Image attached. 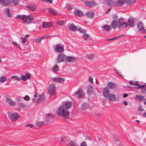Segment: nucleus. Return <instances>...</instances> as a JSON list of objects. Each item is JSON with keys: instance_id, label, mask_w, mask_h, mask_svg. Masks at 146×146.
Returning <instances> with one entry per match:
<instances>
[{"instance_id": "63", "label": "nucleus", "mask_w": 146, "mask_h": 146, "mask_svg": "<svg viewBox=\"0 0 146 146\" xmlns=\"http://www.w3.org/2000/svg\"><path fill=\"white\" fill-rule=\"evenodd\" d=\"M117 74L122 78H123V76L121 74V73L120 72H118Z\"/></svg>"}, {"instance_id": "39", "label": "nucleus", "mask_w": 146, "mask_h": 146, "mask_svg": "<svg viewBox=\"0 0 146 146\" xmlns=\"http://www.w3.org/2000/svg\"><path fill=\"white\" fill-rule=\"evenodd\" d=\"M82 38L85 40H86L89 38V35L88 34L86 33H84L82 36Z\"/></svg>"}, {"instance_id": "42", "label": "nucleus", "mask_w": 146, "mask_h": 146, "mask_svg": "<svg viewBox=\"0 0 146 146\" xmlns=\"http://www.w3.org/2000/svg\"><path fill=\"white\" fill-rule=\"evenodd\" d=\"M12 1L14 5H17L19 3V0H12Z\"/></svg>"}, {"instance_id": "46", "label": "nucleus", "mask_w": 146, "mask_h": 146, "mask_svg": "<svg viewBox=\"0 0 146 146\" xmlns=\"http://www.w3.org/2000/svg\"><path fill=\"white\" fill-rule=\"evenodd\" d=\"M77 30L82 33H85L86 32L85 30H83L81 28H77Z\"/></svg>"}, {"instance_id": "38", "label": "nucleus", "mask_w": 146, "mask_h": 146, "mask_svg": "<svg viewBox=\"0 0 146 146\" xmlns=\"http://www.w3.org/2000/svg\"><path fill=\"white\" fill-rule=\"evenodd\" d=\"M48 11L52 15H56V13L55 11L51 8H49L48 9Z\"/></svg>"}, {"instance_id": "52", "label": "nucleus", "mask_w": 146, "mask_h": 146, "mask_svg": "<svg viewBox=\"0 0 146 146\" xmlns=\"http://www.w3.org/2000/svg\"><path fill=\"white\" fill-rule=\"evenodd\" d=\"M12 42L18 48L20 49H21V47H20V45L19 44L14 41H13Z\"/></svg>"}, {"instance_id": "58", "label": "nucleus", "mask_w": 146, "mask_h": 146, "mask_svg": "<svg viewBox=\"0 0 146 146\" xmlns=\"http://www.w3.org/2000/svg\"><path fill=\"white\" fill-rule=\"evenodd\" d=\"M27 127H29L31 128H32L34 127V125L30 123H28L27 124L25 125Z\"/></svg>"}, {"instance_id": "19", "label": "nucleus", "mask_w": 146, "mask_h": 146, "mask_svg": "<svg viewBox=\"0 0 146 146\" xmlns=\"http://www.w3.org/2000/svg\"><path fill=\"white\" fill-rule=\"evenodd\" d=\"M75 59L76 58L74 56H66L65 61L68 62H71L74 61Z\"/></svg>"}, {"instance_id": "31", "label": "nucleus", "mask_w": 146, "mask_h": 146, "mask_svg": "<svg viewBox=\"0 0 146 146\" xmlns=\"http://www.w3.org/2000/svg\"><path fill=\"white\" fill-rule=\"evenodd\" d=\"M135 98L140 101H143L145 99V97L141 95H136Z\"/></svg>"}, {"instance_id": "32", "label": "nucleus", "mask_w": 146, "mask_h": 146, "mask_svg": "<svg viewBox=\"0 0 146 146\" xmlns=\"http://www.w3.org/2000/svg\"><path fill=\"white\" fill-rule=\"evenodd\" d=\"M27 7L31 11H33L35 10L36 9V6L33 5H28Z\"/></svg>"}, {"instance_id": "28", "label": "nucleus", "mask_w": 146, "mask_h": 146, "mask_svg": "<svg viewBox=\"0 0 146 146\" xmlns=\"http://www.w3.org/2000/svg\"><path fill=\"white\" fill-rule=\"evenodd\" d=\"M94 15V12L91 11H89L87 12L84 15H86L87 17L89 18H92L93 17Z\"/></svg>"}, {"instance_id": "59", "label": "nucleus", "mask_w": 146, "mask_h": 146, "mask_svg": "<svg viewBox=\"0 0 146 146\" xmlns=\"http://www.w3.org/2000/svg\"><path fill=\"white\" fill-rule=\"evenodd\" d=\"M141 92L143 93H145L146 92V87H145L144 88L141 89Z\"/></svg>"}, {"instance_id": "27", "label": "nucleus", "mask_w": 146, "mask_h": 146, "mask_svg": "<svg viewBox=\"0 0 146 146\" xmlns=\"http://www.w3.org/2000/svg\"><path fill=\"white\" fill-rule=\"evenodd\" d=\"M121 35L120 36H116L113 38H110V39H105V41H108V42L114 40L115 39H117L121 37V36H122L123 35Z\"/></svg>"}, {"instance_id": "45", "label": "nucleus", "mask_w": 146, "mask_h": 146, "mask_svg": "<svg viewBox=\"0 0 146 146\" xmlns=\"http://www.w3.org/2000/svg\"><path fill=\"white\" fill-rule=\"evenodd\" d=\"M18 106L20 107L23 108L25 107V105L23 104L21 102H19L17 104Z\"/></svg>"}, {"instance_id": "25", "label": "nucleus", "mask_w": 146, "mask_h": 146, "mask_svg": "<svg viewBox=\"0 0 146 146\" xmlns=\"http://www.w3.org/2000/svg\"><path fill=\"white\" fill-rule=\"evenodd\" d=\"M137 27L139 31H141L144 29V25L143 23L141 22H139L138 23Z\"/></svg>"}, {"instance_id": "62", "label": "nucleus", "mask_w": 146, "mask_h": 146, "mask_svg": "<svg viewBox=\"0 0 146 146\" xmlns=\"http://www.w3.org/2000/svg\"><path fill=\"white\" fill-rule=\"evenodd\" d=\"M35 40L37 42H40L41 41V39L40 37L36 39Z\"/></svg>"}, {"instance_id": "49", "label": "nucleus", "mask_w": 146, "mask_h": 146, "mask_svg": "<svg viewBox=\"0 0 146 146\" xmlns=\"http://www.w3.org/2000/svg\"><path fill=\"white\" fill-rule=\"evenodd\" d=\"M94 56V55L92 54L88 55L87 56V58L90 60L92 59Z\"/></svg>"}, {"instance_id": "36", "label": "nucleus", "mask_w": 146, "mask_h": 146, "mask_svg": "<svg viewBox=\"0 0 146 146\" xmlns=\"http://www.w3.org/2000/svg\"><path fill=\"white\" fill-rule=\"evenodd\" d=\"M55 117L54 115L52 114L51 113H49L46 115V119L48 118V119H50L51 118L53 119Z\"/></svg>"}, {"instance_id": "5", "label": "nucleus", "mask_w": 146, "mask_h": 146, "mask_svg": "<svg viewBox=\"0 0 146 146\" xmlns=\"http://www.w3.org/2000/svg\"><path fill=\"white\" fill-rule=\"evenodd\" d=\"M66 56L64 54L61 53L59 54L56 60L57 63H59L61 62L65 61Z\"/></svg>"}, {"instance_id": "44", "label": "nucleus", "mask_w": 146, "mask_h": 146, "mask_svg": "<svg viewBox=\"0 0 146 146\" xmlns=\"http://www.w3.org/2000/svg\"><path fill=\"white\" fill-rule=\"evenodd\" d=\"M107 4L110 7H111L113 5V2H111V0H107Z\"/></svg>"}, {"instance_id": "1", "label": "nucleus", "mask_w": 146, "mask_h": 146, "mask_svg": "<svg viewBox=\"0 0 146 146\" xmlns=\"http://www.w3.org/2000/svg\"><path fill=\"white\" fill-rule=\"evenodd\" d=\"M21 19L23 23L27 24L31 23L34 19V17L32 15H17L15 19Z\"/></svg>"}, {"instance_id": "16", "label": "nucleus", "mask_w": 146, "mask_h": 146, "mask_svg": "<svg viewBox=\"0 0 146 146\" xmlns=\"http://www.w3.org/2000/svg\"><path fill=\"white\" fill-rule=\"evenodd\" d=\"M2 5L3 6H8L12 3L11 0H2Z\"/></svg>"}, {"instance_id": "7", "label": "nucleus", "mask_w": 146, "mask_h": 146, "mask_svg": "<svg viewBox=\"0 0 146 146\" xmlns=\"http://www.w3.org/2000/svg\"><path fill=\"white\" fill-rule=\"evenodd\" d=\"M55 46V48H54L55 51L61 53L64 52V49L63 47L61 46L59 44H56Z\"/></svg>"}, {"instance_id": "8", "label": "nucleus", "mask_w": 146, "mask_h": 146, "mask_svg": "<svg viewBox=\"0 0 146 146\" xmlns=\"http://www.w3.org/2000/svg\"><path fill=\"white\" fill-rule=\"evenodd\" d=\"M85 5L89 7H92L97 5L95 2L93 1H86L85 2Z\"/></svg>"}, {"instance_id": "21", "label": "nucleus", "mask_w": 146, "mask_h": 146, "mask_svg": "<svg viewBox=\"0 0 146 146\" xmlns=\"http://www.w3.org/2000/svg\"><path fill=\"white\" fill-rule=\"evenodd\" d=\"M128 25L129 27H132L133 26L134 24V20L132 18H129L128 20Z\"/></svg>"}, {"instance_id": "29", "label": "nucleus", "mask_w": 146, "mask_h": 146, "mask_svg": "<svg viewBox=\"0 0 146 146\" xmlns=\"http://www.w3.org/2000/svg\"><path fill=\"white\" fill-rule=\"evenodd\" d=\"M51 25L52 23L50 22H43L42 24V28H48L51 26Z\"/></svg>"}, {"instance_id": "24", "label": "nucleus", "mask_w": 146, "mask_h": 146, "mask_svg": "<svg viewBox=\"0 0 146 146\" xmlns=\"http://www.w3.org/2000/svg\"><path fill=\"white\" fill-rule=\"evenodd\" d=\"M108 86L109 88L113 89L115 88L116 85L115 84L112 82H109L108 83Z\"/></svg>"}, {"instance_id": "13", "label": "nucleus", "mask_w": 146, "mask_h": 146, "mask_svg": "<svg viewBox=\"0 0 146 146\" xmlns=\"http://www.w3.org/2000/svg\"><path fill=\"white\" fill-rule=\"evenodd\" d=\"M74 94L78 95V97L79 98H81L84 97V96L81 89H79L76 91L75 92Z\"/></svg>"}, {"instance_id": "14", "label": "nucleus", "mask_w": 146, "mask_h": 146, "mask_svg": "<svg viewBox=\"0 0 146 146\" xmlns=\"http://www.w3.org/2000/svg\"><path fill=\"white\" fill-rule=\"evenodd\" d=\"M6 102L9 103L10 106H14L16 105L15 102L12 100L10 98H6L5 99Z\"/></svg>"}, {"instance_id": "22", "label": "nucleus", "mask_w": 146, "mask_h": 146, "mask_svg": "<svg viewBox=\"0 0 146 146\" xmlns=\"http://www.w3.org/2000/svg\"><path fill=\"white\" fill-rule=\"evenodd\" d=\"M110 101H114L116 98V96L115 95L111 94L109 95L107 97Z\"/></svg>"}, {"instance_id": "48", "label": "nucleus", "mask_w": 146, "mask_h": 146, "mask_svg": "<svg viewBox=\"0 0 146 146\" xmlns=\"http://www.w3.org/2000/svg\"><path fill=\"white\" fill-rule=\"evenodd\" d=\"M23 99L26 101H28L30 100V98L28 95H26L25 97H24Z\"/></svg>"}, {"instance_id": "47", "label": "nucleus", "mask_w": 146, "mask_h": 146, "mask_svg": "<svg viewBox=\"0 0 146 146\" xmlns=\"http://www.w3.org/2000/svg\"><path fill=\"white\" fill-rule=\"evenodd\" d=\"M56 23L59 25H63L64 24V21L63 20L57 21Z\"/></svg>"}, {"instance_id": "35", "label": "nucleus", "mask_w": 146, "mask_h": 146, "mask_svg": "<svg viewBox=\"0 0 146 146\" xmlns=\"http://www.w3.org/2000/svg\"><path fill=\"white\" fill-rule=\"evenodd\" d=\"M69 28L72 31H75L76 30V28L75 26L73 24H71L69 26Z\"/></svg>"}, {"instance_id": "57", "label": "nucleus", "mask_w": 146, "mask_h": 146, "mask_svg": "<svg viewBox=\"0 0 146 146\" xmlns=\"http://www.w3.org/2000/svg\"><path fill=\"white\" fill-rule=\"evenodd\" d=\"M23 98L20 96L16 98V100L18 101H21L22 100Z\"/></svg>"}, {"instance_id": "33", "label": "nucleus", "mask_w": 146, "mask_h": 146, "mask_svg": "<svg viewBox=\"0 0 146 146\" xmlns=\"http://www.w3.org/2000/svg\"><path fill=\"white\" fill-rule=\"evenodd\" d=\"M103 28L107 31H109L111 30V26L109 25H106L103 27Z\"/></svg>"}, {"instance_id": "3", "label": "nucleus", "mask_w": 146, "mask_h": 146, "mask_svg": "<svg viewBox=\"0 0 146 146\" xmlns=\"http://www.w3.org/2000/svg\"><path fill=\"white\" fill-rule=\"evenodd\" d=\"M118 29L119 30L123 28L126 27L128 25V23L126 22H124V19L121 17L118 20Z\"/></svg>"}, {"instance_id": "40", "label": "nucleus", "mask_w": 146, "mask_h": 146, "mask_svg": "<svg viewBox=\"0 0 146 146\" xmlns=\"http://www.w3.org/2000/svg\"><path fill=\"white\" fill-rule=\"evenodd\" d=\"M136 0H127L126 1L127 4L128 5H130L134 3Z\"/></svg>"}, {"instance_id": "12", "label": "nucleus", "mask_w": 146, "mask_h": 146, "mask_svg": "<svg viewBox=\"0 0 146 146\" xmlns=\"http://www.w3.org/2000/svg\"><path fill=\"white\" fill-rule=\"evenodd\" d=\"M72 102H66L63 104L62 106L66 110H68L72 106Z\"/></svg>"}, {"instance_id": "17", "label": "nucleus", "mask_w": 146, "mask_h": 146, "mask_svg": "<svg viewBox=\"0 0 146 146\" xmlns=\"http://www.w3.org/2000/svg\"><path fill=\"white\" fill-rule=\"evenodd\" d=\"M127 0H120L117 1L116 4L115 5V7L122 6L123 4L126 2Z\"/></svg>"}, {"instance_id": "64", "label": "nucleus", "mask_w": 146, "mask_h": 146, "mask_svg": "<svg viewBox=\"0 0 146 146\" xmlns=\"http://www.w3.org/2000/svg\"><path fill=\"white\" fill-rule=\"evenodd\" d=\"M66 8L68 10H71L72 9V7H70V5H68L66 6Z\"/></svg>"}, {"instance_id": "61", "label": "nucleus", "mask_w": 146, "mask_h": 146, "mask_svg": "<svg viewBox=\"0 0 146 146\" xmlns=\"http://www.w3.org/2000/svg\"><path fill=\"white\" fill-rule=\"evenodd\" d=\"M129 84L130 85L133 86L134 85V81L132 80H130L129 82Z\"/></svg>"}, {"instance_id": "41", "label": "nucleus", "mask_w": 146, "mask_h": 146, "mask_svg": "<svg viewBox=\"0 0 146 146\" xmlns=\"http://www.w3.org/2000/svg\"><path fill=\"white\" fill-rule=\"evenodd\" d=\"M11 78L12 79H15L19 81L21 80V78L16 76H11Z\"/></svg>"}, {"instance_id": "51", "label": "nucleus", "mask_w": 146, "mask_h": 146, "mask_svg": "<svg viewBox=\"0 0 146 146\" xmlns=\"http://www.w3.org/2000/svg\"><path fill=\"white\" fill-rule=\"evenodd\" d=\"M81 108L82 109L84 110H86L87 109V107L86 105L85 104H83L82 105Z\"/></svg>"}, {"instance_id": "50", "label": "nucleus", "mask_w": 146, "mask_h": 146, "mask_svg": "<svg viewBox=\"0 0 146 146\" xmlns=\"http://www.w3.org/2000/svg\"><path fill=\"white\" fill-rule=\"evenodd\" d=\"M44 122L43 121L38 122L36 123V125L37 126H40L44 124Z\"/></svg>"}, {"instance_id": "4", "label": "nucleus", "mask_w": 146, "mask_h": 146, "mask_svg": "<svg viewBox=\"0 0 146 146\" xmlns=\"http://www.w3.org/2000/svg\"><path fill=\"white\" fill-rule=\"evenodd\" d=\"M8 116L9 119L14 121H16L19 117L18 115L16 112H9L8 113Z\"/></svg>"}, {"instance_id": "30", "label": "nucleus", "mask_w": 146, "mask_h": 146, "mask_svg": "<svg viewBox=\"0 0 146 146\" xmlns=\"http://www.w3.org/2000/svg\"><path fill=\"white\" fill-rule=\"evenodd\" d=\"M5 11L6 15L9 17L11 18L12 17V15L10 13V9L9 8H6Z\"/></svg>"}, {"instance_id": "18", "label": "nucleus", "mask_w": 146, "mask_h": 146, "mask_svg": "<svg viewBox=\"0 0 146 146\" xmlns=\"http://www.w3.org/2000/svg\"><path fill=\"white\" fill-rule=\"evenodd\" d=\"M139 82L137 81L134 82V85L135 86H137V87H135V88L137 90L140 89H142L145 87V85H142L140 86L139 84H138Z\"/></svg>"}, {"instance_id": "20", "label": "nucleus", "mask_w": 146, "mask_h": 146, "mask_svg": "<svg viewBox=\"0 0 146 146\" xmlns=\"http://www.w3.org/2000/svg\"><path fill=\"white\" fill-rule=\"evenodd\" d=\"M118 21L117 22L116 21L114 20L112 22L111 25L113 29H115L117 27H118Z\"/></svg>"}, {"instance_id": "53", "label": "nucleus", "mask_w": 146, "mask_h": 146, "mask_svg": "<svg viewBox=\"0 0 146 146\" xmlns=\"http://www.w3.org/2000/svg\"><path fill=\"white\" fill-rule=\"evenodd\" d=\"M33 101L35 103H38L40 102L38 98L37 99L33 98Z\"/></svg>"}, {"instance_id": "37", "label": "nucleus", "mask_w": 146, "mask_h": 146, "mask_svg": "<svg viewBox=\"0 0 146 146\" xmlns=\"http://www.w3.org/2000/svg\"><path fill=\"white\" fill-rule=\"evenodd\" d=\"M59 70V67L57 65H56L54 66L52 71L54 72H57Z\"/></svg>"}, {"instance_id": "43", "label": "nucleus", "mask_w": 146, "mask_h": 146, "mask_svg": "<svg viewBox=\"0 0 146 146\" xmlns=\"http://www.w3.org/2000/svg\"><path fill=\"white\" fill-rule=\"evenodd\" d=\"M7 79L5 76H2L0 79V82H4L6 81Z\"/></svg>"}, {"instance_id": "26", "label": "nucleus", "mask_w": 146, "mask_h": 146, "mask_svg": "<svg viewBox=\"0 0 146 146\" xmlns=\"http://www.w3.org/2000/svg\"><path fill=\"white\" fill-rule=\"evenodd\" d=\"M88 90L87 91V93L88 94H91L93 92V90L94 89L93 86L91 85H89L87 88Z\"/></svg>"}, {"instance_id": "23", "label": "nucleus", "mask_w": 146, "mask_h": 146, "mask_svg": "<svg viewBox=\"0 0 146 146\" xmlns=\"http://www.w3.org/2000/svg\"><path fill=\"white\" fill-rule=\"evenodd\" d=\"M74 14L76 16L78 17H81L84 15L82 11L80 10L76 11Z\"/></svg>"}, {"instance_id": "54", "label": "nucleus", "mask_w": 146, "mask_h": 146, "mask_svg": "<svg viewBox=\"0 0 146 146\" xmlns=\"http://www.w3.org/2000/svg\"><path fill=\"white\" fill-rule=\"evenodd\" d=\"M137 110L139 111H143V109L142 107L141 106H139L137 108Z\"/></svg>"}, {"instance_id": "15", "label": "nucleus", "mask_w": 146, "mask_h": 146, "mask_svg": "<svg viewBox=\"0 0 146 146\" xmlns=\"http://www.w3.org/2000/svg\"><path fill=\"white\" fill-rule=\"evenodd\" d=\"M110 90L108 87H106L104 88L103 92L104 96L107 98L110 94L109 93Z\"/></svg>"}, {"instance_id": "34", "label": "nucleus", "mask_w": 146, "mask_h": 146, "mask_svg": "<svg viewBox=\"0 0 146 146\" xmlns=\"http://www.w3.org/2000/svg\"><path fill=\"white\" fill-rule=\"evenodd\" d=\"M45 96L43 94L40 95L38 96V98L39 102L44 101L45 99Z\"/></svg>"}, {"instance_id": "11", "label": "nucleus", "mask_w": 146, "mask_h": 146, "mask_svg": "<svg viewBox=\"0 0 146 146\" xmlns=\"http://www.w3.org/2000/svg\"><path fill=\"white\" fill-rule=\"evenodd\" d=\"M65 142L68 146H78L75 142L70 139H67Z\"/></svg>"}, {"instance_id": "6", "label": "nucleus", "mask_w": 146, "mask_h": 146, "mask_svg": "<svg viewBox=\"0 0 146 146\" xmlns=\"http://www.w3.org/2000/svg\"><path fill=\"white\" fill-rule=\"evenodd\" d=\"M48 93L51 95H54L55 93V86L54 84H51L48 90Z\"/></svg>"}, {"instance_id": "56", "label": "nucleus", "mask_w": 146, "mask_h": 146, "mask_svg": "<svg viewBox=\"0 0 146 146\" xmlns=\"http://www.w3.org/2000/svg\"><path fill=\"white\" fill-rule=\"evenodd\" d=\"M80 146H87V145L86 142L83 141L81 143Z\"/></svg>"}, {"instance_id": "9", "label": "nucleus", "mask_w": 146, "mask_h": 146, "mask_svg": "<svg viewBox=\"0 0 146 146\" xmlns=\"http://www.w3.org/2000/svg\"><path fill=\"white\" fill-rule=\"evenodd\" d=\"M30 78L31 75L29 72L27 73L25 75H21V80L24 81H26L27 80L30 79Z\"/></svg>"}, {"instance_id": "10", "label": "nucleus", "mask_w": 146, "mask_h": 146, "mask_svg": "<svg viewBox=\"0 0 146 146\" xmlns=\"http://www.w3.org/2000/svg\"><path fill=\"white\" fill-rule=\"evenodd\" d=\"M52 80L55 82L61 83H63L65 81L64 78L58 77L53 78Z\"/></svg>"}, {"instance_id": "2", "label": "nucleus", "mask_w": 146, "mask_h": 146, "mask_svg": "<svg viewBox=\"0 0 146 146\" xmlns=\"http://www.w3.org/2000/svg\"><path fill=\"white\" fill-rule=\"evenodd\" d=\"M63 107L62 105L60 106L57 110L56 113L59 115L62 116L64 119L68 118L70 115L69 112Z\"/></svg>"}, {"instance_id": "60", "label": "nucleus", "mask_w": 146, "mask_h": 146, "mask_svg": "<svg viewBox=\"0 0 146 146\" xmlns=\"http://www.w3.org/2000/svg\"><path fill=\"white\" fill-rule=\"evenodd\" d=\"M88 80L91 83H93V78L91 77H89Z\"/></svg>"}, {"instance_id": "55", "label": "nucleus", "mask_w": 146, "mask_h": 146, "mask_svg": "<svg viewBox=\"0 0 146 146\" xmlns=\"http://www.w3.org/2000/svg\"><path fill=\"white\" fill-rule=\"evenodd\" d=\"M21 39L22 40V42L23 43H25L27 41V39L25 38H23V37H21Z\"/></svg>"}]
</instances>
